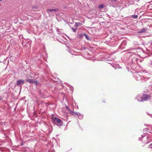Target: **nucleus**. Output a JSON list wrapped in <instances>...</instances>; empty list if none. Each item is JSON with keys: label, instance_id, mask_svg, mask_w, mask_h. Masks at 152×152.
Masks as SVG:
<instances>
[{"label": "nucleus", "instance_id": "obj_12", "mask_svg": "<svg viewBox=\"0 0 152 152\" xmlns=\"http://www.w3.org/2000/svg\"><path fill=\"white\" fill-rule=\"evenodd\" d=\"M132 17L136 19L137 18L138 16L137 15H132Z\"/></svg>", "mask_w": 152, "mask_h": 152}, {"label": "nucleus", "instance_id": "obj_9", "mask_svg": "<svg viewBox=\"0 0 152 152\" xmlns=\"http://www.w3.org/2000/svg\"><path fill=\"white\" fill-rule=\"evenodd\" d=\"M146 31V29L145 28H143L140 31L138 32L139 33H144Z\"/></svg>", "mask_w": 152, "mask_h": 152}, {"label": "nucleus", "instance_id": "obj_13", "mask_svg": "<svg viewBox=\"0 0 152 152\" xmlns=\"http://www.w3.org/2000/svg\"><path fill=\"white\" fill-rule=\"evenodd\" d=\"M104 7V6L103 4H100L99 6V9H101V8H102Z\"/></svg>", "mask_w": 152, "mask_h": 152}, {"label": "nucleus", "instance_id": "obj_3", "mask_svg": "<svg viewBox=\"0 0 152 152\" xmlns=\"http://www.w3.org/2000/svg\"><path fill=\"white\" fill-rule=\"evenodd\" d=\"M23 80H19L17 81L16 85L20 86H21L24 83Z\"/></svg>", "mask_w": 152, "mask_h": 152}, {"label": "nucleus", "instance_id": "obj_18", "mask_svg": "<svg viewBox=\"0 0 152 152\" xmlns=\"http://www.w3.org/2000/svg\"><path fill=\"white\" fill-rule=\"evenodd\" d=\"M152 145V143H151L150 145V146H151Z\"/></svg>", "mask_w": 152, "mask_h": 152}, {"label": "nucleus", "instance_id": "obj_7", "mask_svg": "<svg viewBox=\"0 0 152 152\" xmlns=\"http://www.w3.org/2000/svg\"><path fill=\"white\" fill-rule=\"evenodd\" d=\"M77 115L78 116L79 118L80 119H82L83 117V115L79 113H78Z\"/></svg>", "mask_w": 152, "mask_h": 152}, {"label": "nucleus", "instance_id": "obj_1", "mask_svg": "<svg viewBox=\"0 0 152 152\" xmlns=\"http://www.w3.org/2000/svg\"><path fill=\"white\" fill-rule=\"evenodd\" d=\"M150 97L149 95L144 94L140 98L138 99L137 100L139 102H143L144 101L147 100Z\"/></svg>", "mask_w": 152, "mask_h": 152}, {"label": "nucleus", "instance_id": "obj_11", "mask_svg": "<svg viewBox=\"0 0 152 152\" xmlns=\"http://www.w3.org/2000/svg\"><path fill=\"white\" fill-rule=\"evenodd\" d=\"M34 84L36 86L38 85L39 84L38 81L36 80H35V81H34Z\"/></svg>", "mask_w": 152, "mask_h": 152}, {"label": "nucleus", "instance_id": "obj_16", "mask_svg": "<svg viewBox=\"0 0 152 152\" xmlns=\"http://www.w3.org/2000/svg\"><path fill=\"white\" fill-rule=\"evenodd\" d=\"M35 79H32V84H34V81H35Z\"/></svg>", "mask_w": 152, "mask_h": 152}, {"label": "nucleus", "instance_id": "obj_6", "mask_svg": "<svg viewBox=\"0 0 152 152\" xmlns=\"http://www.w3.org/2000/svg\"><path fill=\"white\" fill-rule=\"evenodd\" d=\"M83 36H84L86 38L87 40H89V38L88 36L86 34H81L79 35V36L80 37H83Z\"/></svg>", "mask_w": 152, "mask_h": 152}, {"label": "nucleus", "instance_id": "obj_8", "mask_svg": "<svg viewBox=\"0 0 152 152\" xmlns=\"http://www.w3.org/2000/svg\"><path fill=\"white\" fill-rule=\"evenodd\" d=\"M82 24L80 23H75V26L77 28L79 26H81Z\"/></svg>", "mask_w": 152, "mask_h": 152}, {"label": "nucleus", "instance_id": "obj_2", "mask_svg": "<svg viewBox=\"0 0 152 152\" xmlns=\"http://www.w3.org/2000/svg\"><path fill=\"white\" fill-rule=\"evenodd\" d=\"M53 121L55 124H56L58 126H61L63 124V122L62 121L57 118H55L53 119Z\"/></svg>", "mask_w": 152, "mask_h": 152}, {"label": "nucleus", "instance_id": "obj_4", "mask_svg": "<svg viewBox=\"0 0 152 152\" xmlns=\"http://www.w3.org/2000/svg\"><path fill=\"white\" fill-rule=\"evenodd\" d=\"M58 10L57 9H47V11L48 12H51L53 11L56 12Z\"/></svg>", "mask_w": 152, "mask_h": 152}, {"label": "nucleus", "instance_id": "obj_15", "mask_svg": "<svg viewBox=\"0 0 152 152\" xmlns=\"http://www.w3.org/2000/svg\"><path fill=\"white\" fill-rule=\"evenodd\" d=\"M66 110H68L69 112H70V110H71L69 108V107H68L67 106H66Z\"/></svg>", "mask_w": 152, "mask_h": 152}, {"label": "nucleus", "instance_id": "obj_10", "mask_svg": "<svg viewBox=\"0 0 152 152\" xmlns=\"http://www.w3.org/2000/svg\"><path fill=\"white\" fill-rule=\"evenodd\" d=\"M26 81L27 82L30 83V84H32V79H27L26 80Z\"/></svg>", "mask_w": 152, "mask_h": 152}, {"label": "nucleus", "instance_id": "obj_19", "mask_svg": "<svg viewBox=\"0 0 152 152\" xmlns=\"http://www.w3.org/2000/svg\"><path fill=\"white\" fill-rule=\"evenodd\" d=\"M2 1V0H0V1Z\"/></svg>", "mask_w": 152, "mask_h": 152}, {"label": "nucleus", "instance_id": "obj_17", "mask_svg": "<svg viewBox=\"0 0 152 152\" xmlns=\"http://www.w3.org/2000/svg\"><path fill=\"white\" fill-rule=\"evenodd\" d=\"M1 99H1V96H0V101L1 100Z\"/></svg>", "mask_w": 152, "mask_h": 152}, {"label": "nucleus", "instance_id": "obj_5", "mask_svg": "<svg viewBox=\"0 0 152 152\" xmlns=\"http://www.w3.org/2000/svg\"><path fill=\"white\" fill-rule=\"evenodd\" d=\"M69 113L73 115H77V114L78 113L75 112L74 111H72L71 110H70V112Z\"/></svg>", "mask_w": 152, "mask_h": 152}, {"label": "nucleus", "instance_id": "obj_14", "mask_svg": "<svg viewBox=\"0 0 152 152\" xmlns=\"http://www.w3.org/2000/svg\"><path fill=\"white\" fill-rule=\"evenodd\" d=\"M71 29L73 31L75 32L76 31L77 29V28H76L75 29H74V28H72V27H71Z\"/></svg>", "mask_w": 152, "mask_h": 152}]
</instances>
